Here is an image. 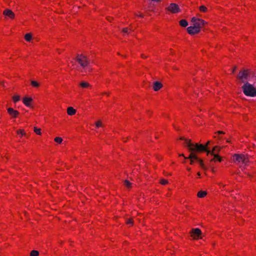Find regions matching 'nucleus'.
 <instances>
[{
  "label": "nucleus",
  "instance_id": "obj_1",
  "mask_svg": "<svg viewBox=\"0 0 256 256\" xmlns=\"http://www.w3.org/2000/svg\"><path fill=\"white\" fill-rule=\"evenodd\" d=\"M191 22L192 25L187 28L188 33L191 35L200 32L201 28L206 23L204 20L196 17L192 18Z\"/></svg>",
  "mask_w": 256,
  "mask_h": 256
},
{
  "label": "nucleus",
  "instance_id": "obj_2",
  "mask_svg": "<svg viewBox=\"0 0 256 256\" xmlns=\"http://www.w3.org/2000/svg\"><path fill=\"white\" fill-rule=\"evenodd\" d=\"M186 144L190 153H194L196 155L206 151V146L202 144L192 142L190 140H186Z\"/></svg>",
  "mask_w": 256,
  "mask_h": 256
},
{
  "label": "nucleus",
  "instance_id": "obj_3",
  "mask_svg": "<svg viewBox=\"0 0 256 256\" xmlns=\"http://www.w3.org/2000/svg\"><path fill=\"white\" fill-rule=\"evenodd\" d=\"M244 93L247 96H256V88L252 84L246 83L242 86Z\"/></svg>",
  "mask_w": 256,
  "mask_h": 256
},
{
  "label": "nucleus",
  "instance_id": "obj_4",
  "mask_svg": "<svg viewBox=\"0 0 256 256\" xmlns=\"http://www.w3.org/2000/svg\"><path fill=\"white\" fill-rule=\"evenodd\" d=\"M232 161L238 164H246L248 162V158L244 154H234L232 156Z\"/></svg>",
  "mask_w": 256,
  "mask_h": 256
},
{
  "label": "nucleus",
  "instance_id": "obj_5",
  "mask_svg": "<svg viewBox=\"0 0 256 256\" xmlns=\"http://www.w3.org/2000/svg\"><path fill=\"white\" fill-rule=\"evenodd\" d=\"M76 61L83 68H85L89 64V60L88 58L84 54H78L76 57Z\"/></svg>",
  "mask_w": 256,
  "mask_h": 256
},
{
  "label": "nucleus",
  "instance_id": "obj_6",
  "mask_svg": "<svg viewBox=\"0 0 256 256\" xmlns=\"http://www.w3.org/2000/svg\"><path fill=\"white\" fill-rule=\"evenodd\" d=\"M166 10L172 14H176L180 12V9L178 4L175 3H171L166 8Z\"/></svg>",
  "mask_w": 256,
  "mask_h": 256
},
{
  "label": "nucleus",
  "instance_id": "obj_7",
  "mask_svg": "<svg viewBox=\"0 0 256 256\" xmlns=\"http://www.w3.org/2000/svg\"><path fill=\"white\" fill-rule=\"evenodd\" d=\"M201 234V230L198 228L192 230L190 232V236L194 240L198 239Z\"/></svg>",
  "mask_w": 256,
  "mask_h": 256
},
{
  "label": "nucleus",
  "instance_id": "obj_8",
  "mask_svg": "<svg viewBox=\"0 0 256 256\" xmlns=\"http://www.w3.org/2000/svg\"><path fill=\"white\" fill-rule=\"evenodd\" d=\"M248 75V72L247 70H242L240 72L238 76V78L240 80L242 81V82H244L246 80Z\"/></svg>",
  "mask_w": 256,
  "mask_h": 256
},
{
  "label": "nucleus",
  "instance_id": "obj_9",
  "mask_svg": "<svg viewBox=\"0 0 256 256\" xmlns=\"http://www.w3.org/2000/svg\"><path fill=\"white\" fill-rule=\"evenodd\" d=\"M32 98L30 96H25L22 98V102L24 104L28 107H30L32 106Z\"/></svg>",
  "mask_w": 256,
  "mask_h": 256
},
{
  "label": "nucleus",
  "instance_id": "obj_10",
  "mask_svg": "<svg viewBox=\"0 0 256 256\" xmlns=\"http://www.w3.org/2000/svg\"><path fill=\"white\" fill-rule=\"evenodd\" d=\"M4 15L6 16H8L10 19H14L15 17V14L14 12L10 9H6L4 10L3 12Z\"/></svg>",
  "mask_w": 256,
  "mask_h": 256
},
{
  "label": "nucleus",
  "instance_id": "obj_11",
  "mask_svg": "<svg viewBox=\"0 0 256 256\" xmlns=\"http://www.w3.org/2000/svg\"><path fill=\"white\" fill-rule=\"evenodd\" d=\"M8 112L12 118H16L19 114V112L12 108H10L8 109Z\"/></svg>",
  "mask_w": 256,
  "mask_h": 256
},
{
  "label": "nucleus",
  "instance_id": "obj_12",
  "mask_svg": "<svg viewBox=\"0 0 256 256\" xmlns=\"http://www.w3.org/2000/svg\"><path fill=\"white\" fill-rule=\"evenodd\" d=\"M188 158L190 160V164H193L195 162H197L198 160V156L195 154L194 153H190L189 156L188 158Z\"/></svg>",
  "mask_w": 256,
  "mask_h": 256
},
{
  "label": "nucleus",
  "instance_id": "obj_13",
  "mask_svg": "<svg viewBox=\"0 0 256 256\" xmlns=\"http://www.w3.org/2000/svg\"><path fill=\"white\" fill-rule=\"evenodd\" d=\"M213 156V158L210 160V162H221L222 161V158L218 154H210Z\"/></svg>",
  "mask_w": 256,
  "mask_h": 256
},
{
  "label": "nucleus",
  "instance_id": "obj_14",
  "mask_svg": "<svg viewBox=\"0 0 256 256\" xmlns=\"http://www.w3.org/2000/svg\"><path fill=\"white\" fill-rule=\"evenodd\" d=\"M79 86L80 87L83 88H92V86L90 84L87 82L82 81L80 83Z\"/></svg>",
  "mask_w": 256,
  "mask_h": 256
},
{
  "label": "nucleus",
  "instance_id": "obj_15",
  "mask_svg": "<svg viewBox=\"0 0 256 256\" xmlns=\"http://www.w3.org/2000/svg\"><path fill=\"white\" fill-rule=\"evenodd\" d=\"M162 86V84L158 82H156L154 83L153 88L154 91H158L160 90Z\"/></svg>",
  "mask_w": 256,
  "mask_h": 256
},
{
  "label": "nucleus",
  "instance_id": "obj_16",
  "mask_svg": "<svg viewBox=\"0 0 256 256\" xmlns=\"http://www.w3.org/2000/svg\"><path fill=\"white\" fill-rule=\"evenodd\" d=\"M76 112V110H75L73 107L70 106L67 108V114L69 116H74Z\"/></svg>",
  "mask_w": 256,
  "mask_h": 256
},
{
  "label": "nucleus",
  "instance_id": "obj_17",
  "mask_svg": "<svg viewBox=\"0 0 256 256\" xmlns=\"http://www.w3.org/2000/svg\"><path fill=\"white\" fill-rule=\"evenodd\" d=\"M220 149H221V148L218 146H215L212 152H210V151H208V154H218V152L220 150Z\"/></svg>",
  "mask_w": 256,
  "mask_h": 256
},
{
  "label": "nucleus",
  "instance_id": "obj_18",
  "mask_svg": "<svg viewBox=\"0 0 256 256\" xmlns=\"http://www.w3.org/2000/svg\"><path fill=\"white\" fill-rule=\"evenodd\" d=\"M207 192L206 190H200L197 193V196L199 198H204L207 195Z\"/></svg>",
  "mask_w": 256,
  "mask_h": 256
},
{
  "label": "nucleus",
  "instance_id": "obj_19",
  "mask_svg": "<svg viewBox=\"0 0 256 256\" xmlns=\"http://www.w3.org/2000/svg\"><path fill=\"white\" fill-rule=\"evenodd\" d=\"M16 133L19 136L22 138L26 134V132L24 129H18L16 131Z\"/></svg>",
  "mask_w": 256,
  "mask_h": 256
},
{
  "label": "nucleus",
  "instance_id": "obj_20",
  "mask_svg": "<svg viewBox=\"0 0 256 256\" xmlns=\"http://www.w3.org/2000/svg\"><path fill=\"white\" fill-rule=\"evenodd\" d=\"M24 39L26 42H30L32 39V35L30 33L26 34L24 36Z\"/></svg>",
  "mask_w": 256,
  "mask_h": 256
},
{
  "label": "nucleus",
  "instance_id": "obj_21",
  "mask_svg": "<svg viewBox=\"0 0 256 256\" xmlns=\"http://www.w3.org/2000/svg\"><path fill=\"white\" fill-rule=\"evenodd\" d=\"M179 24L182 27H186L188 25V22L185 20H182L179 22Z\"/></svg>",
  "mask_w": 256,
  "mask_h": 256
},
{
  "label": "nucleus",
  "instance_id": "obj_22",
  "mask_svg": "<svg viewBox=\"0 0 256 256\" xmlns=\"http://www.w3.org/2000/svg\"><path fill=\"white\" fill-rule=\"evenodd\" d=\"M199 10L202 12H208V8L204 6H201L199 7Z\"/></svg>",
  "mask_w": 256,
  "mask_h": 256
},
{
  "label": "nucleus",
  "instance_id": "obj_23",
  "mask_svg": "<svg viewBox=\"0 0 256 256\" xmlns=\"http://www.w3.org/2000/svg\"><path fill=\"white\" fill-rule=\"evenodd\" d=\"M30 84L34 88H38L40 86V84L38 82L35 80L31 81Z\"/></svg>",
  "mask_w": 256,
  "mask_h": 256
},
{
  "label": "nucleus",
  "instance_id": "obj_24",
  "mask_svg": "<svg viewBox=\"0 0 256 256\" xmlns=\"http://www.w3.org/2000/svg\"><path fill=\"white\" fill-rule=\"evenodd\" d=\"M12 100L14 103H16L20 100V96L18 95H14L12 96Z\"/></svg>",
  "mask_w": 256,
  "mask_h": 256
},
{
  "label": "nucleus",
  "instance_id": "obj_25",
  "mask_svg": "<svg viewBox=\"0 0 256 256\" xmlns=\"http://www.w3.org/2000/svg\"><path fill=\"white\" fill-rule=\"evenodd\" d=\"M96 128L103 127V124L102 121L98 120L96 122Z\"/></svg>",
  "mask_w": 256,
  "mask_h": 256
},
{
  "label": "nucleus",
  "instance_id": "obj_26",
  "mask_svg": "<svg viewBox=\"0 0 256 256\" xmlns=\"http://www.w3.org/2000/svg\"><path fill=\"white\" fill-rule=\"evenodd\" d=\"M34 132L36 134H38V135H40H40H42L41 129H40V128H36V127H34Z\"/></svg>",
  "mask_w": 256,
  "mask_h": 256
},
{
  "label": "nucleus",
  "instance_id": "obj_27",
  "mask_svg": "<svg viewBox=\"0 0 256 256\" xmlns=\"http://www.w3.org/2000/svg\"><path fill=\"white\" fill-rule=\"evenodd\" d=\"M62 138L60 137H56L54 139V141L58 144H61L62 142Z\"/></svg>",
  "mask_w": 256,
  "mask_h": 256
},
{
  "label": "nucleus",
  "instance_id": "obj_28",
  "mask_svg": "<svg viewBox=\"0 0 256 256\" xmlns=\"http://www.w3.org/2000/svg\"><path fill=\"white\" fill-rule=\"evenodd\" d=\"M39 254V252L37 250H33L30 253V256H38Z\"/></svg>",
  "mask_w": 256,
  "mask_h": 256
},
{
  "label": "nucleus",
  "instance_id": "obj_29",
  "mask_svg": "<svg viewBox=\"0 0 256 256\" xmlns=\"http://www.w3.org/2000/svg\"><path fill=\"white\" fill-rule=\"evenodd\" d=\"M197 162H198L200 166L203 168H204V165L203 163L202 160L201 159H199L198 158V160H197Z\"/></svg>",
  "mask_w": 256,
  "mask_h": 256
},
{
  "label": "nucleus",
  "instance_id": "obj_30",
  "mask_svg": "<svg viewBox=\"0 0 256 256\" xmlns=\"http://www.w3.org/2000/svg\"><path fill=\"white\" fill-rule=\"evenodd\" d=\"M130 30L128 28H124L122 29V32L124 33V34H128L130 32Z\"/></svg>",
  "mask_w": 256,
  "mask_h": 256
},
{
  "label": "nucleus",
  "instance_id": "obj_31",
  "mask_svg": "<svg viewBox=\"0 0 256 256\" xmlns=\"http://www.w3.org/2000/svg\"><path fill=\"white\" fill-rule=\"evenodd\" d=\"M160 183L162 185L166 184L168 183V182L166 180L162 179L160 181Z\"/></svg>",
  "mask_w": 256,
  "mask_h": 256
},
{
  "label": "nucleus",
  "instance_id": "obj_32",
  "mask_svg": "<svg viewBox=\"0 0 256 256\" xmlns=\"http://www.w3.org/2000/svg\"><path fill=\"white\" fill-rule=\"evenodd\" d=\"M220 188H222V190H226V184H224L222 183H220L219 184Z\"/></svg>",
  "mask_w": 256,
  "mask_h": 256
},
{
  "label": "nucleus",
  "instance_id": "obj_33",
  "mask_svg": "<svg viewBox=\"0 0 256 256\" xmlns=\"http://www.w3.org/2000/svg\"><path fill=\"white\" fill-rule=\"evenodd\" d=\"M126 224H130V226H132V224H133V220L132 218H130L128 219L126 222Z\"/></svg>",
  "mask_w": 256,
  "mask_h": 256
},
{
  "label": "nucleus",
  "instance_id": "obj_34",
  "mask_svg": "<svg viewBox=\"0 0 256 256\" xmlns=\"http://www.w3.org/2000/svg\"><path fill=\"white\" fill-rule=\"evenodd\" d=\"M124 184L128 188H130L131 187V183L130 182H128V180H125L124 181Z\"/></svg>",
  "mask_w": 256,
  "mask_h": 256
},
{
  "label": "nucleus",
  "instance_id": "obj_35",
  "mask_svg": "<svg viewBox=\"0 0 256 256\" xmlns=\"http://www.w3.org/2000/svg\"><path fill=\"white\" fill-rule=\"evenodd\" d=\"M210 141H208V142L206 143V144L205 145H204V146H206V152L208 153V145L210 144Z\"/></svg>",
  "mask_w": 256,
  "mask_h": 256
},
{
  "label": "nucleus",
  "instance_id": "obj_36",
  "mask_svg": "<svg viewBox=\"0 0 256 256\" xmlns=\"http://www.w3.org/2000/svg\"><path fill=\"white\" fill-rule=\"evenodd\" d=\"M218 134H224L222 131H218Z\"/></svg>",
  "mask_w": 256,
  "mask_h": 256
},
{
  "label": "nucleus",
  "instance_id": "obj_37",
  "mask_svg": "<svg viewBox=\"0 0 256 256\" xmlns=\"http://www.w3.org/2000/svg\"><path fill=\"white\" fill-rule=\"evenodd\" d=\"M197 176H198V178H200V172H198L197 173Z\"/></svg>",
  "mask_w": 256,
  "mask_h": 256
},
{
  "label": "nucleus",
  "instance_id": "obj_38",
  "mask_svg": "<svg viewBox=\"0 0 256 256\" xmlns=\"http://www.w3.org/2000/svg\"><path fill=\"white\" fill-rule=\"evenodd\" d=\"M104 94H106V95L107 96H108V95H109V94H108V93H107V92H104Z\"/></svg>",
  "mask_w": 256,
  "mask_h": 256
},
{
  "label": "nucleus",
  "instance_id": "obj_39",
  "mask_svg": "<svg viewBox=\"0 0 256 256\" xmlns=\"http://www.w3.org/2000/svg\"><path fill=\"white\" fill-rule=\"evenodd\" d=\"M247 175H248V176H251V174H250L249 173H248V174H247Z\"/></svg>",
  "mask_w": 256,
  "mask_h": 256
},
{
  "label": "nucleus",
  "instance_id": "obj_40",
  "mask_svg": "<svg viewBox=\"0 0 256 256\" xmlns=\"http://www.w3.org/2000/svg\"><path fill=\"white\" fill-rule=\"evenodd\" d=\"M188 170H190V168H188Z\"/></svg>",
  "mask_w": 256,
  "mask_h": 256
}]
</instances>
